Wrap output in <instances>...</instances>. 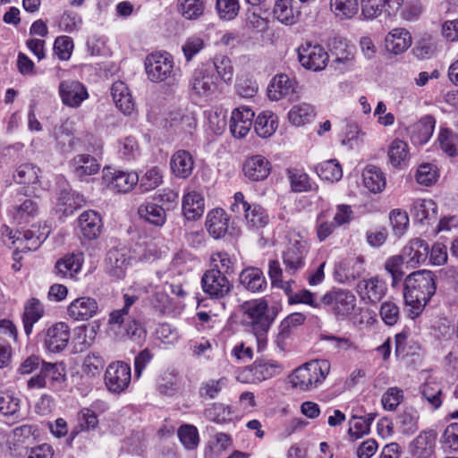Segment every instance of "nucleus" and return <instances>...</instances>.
I'll return each mask as SVG.
<instances>
[{"mask_svg": "<svg viewBox=\"0 0 458 458\" xmlns=\"http://www.w3.org/2000/svg\"><path fill=\"white\" fill-rule=\"evenodd\" d=\"M436 289V276L429 270H418L405 278L403 298L412 318L422 312Z\"/></svg>", "mask_w": 458, "mask_h": 458, "instance_id": "f257e3e1", "label": "nucleus"}, {"mask_svg": "<svg viewBox=\"0 0 458 458\" xmlns=\"http://www.w3.org/2000/svg\"><path fill=\"white\" fill-rule=\"evenodd\" d=\"M242 320L250 327L256 336L258 350L262 351L267 344V333L274 318L268 313V302L264 298L252 299L241 305Z\"/></svg>", "mask_w": 458, "mask_h": 458, "instance_id": "f03ea898", "label": "nucleus"}, {"mask_svg": "<svg viewBox=\"0 0 458 458\" xmlns=\"http://www.w3.org/2000/svg\"><path fill=\"white\" fill-rule=\"evenodd\" d=\"M329 372L327 360H312L297 368L290 376V382L294 388L309 391L321 385Z\"/></svg>", "mask_w": 458, "mask_h": 458, "instance_id": "7ed1b4c3", "label": "nucleus"}, {"mask_svg": "<svg viewBox=\"0 0 458 458\" xmlns=\"http://www.w3.org/2000/svg\"><path fill=\"white\" fill-rule=\"evenodd\" d=\"M145 72L151 82L174 81L180 77V68L174 65L173 56L166 52L152 53L144 61Z\"/></svg>", "mask_w": 458, "mask_h": 458, "instance_id": "20e7f679", "label": "nucleus"}, {"mask_svg": "<svg viewBox=\"0 0 458 458\" xmlns=\"http://www.w3.org/2000/svg\"><path fill=\"white\" fill-rule=\"evenodd\" d=\"M321 303L337 319L343 320L354 313L357 299L355 294L348 289L333 288L322 296Z\"/></svg>", "mask_w": 458, "mask_h": 458, "instance_id": "39448f33", "label": "nucleus"}, {"mask_svg": "<svg viewBox=\"0 0 458 458\" xmlns=\"http://www.w3.org/2000/svg\"><path fill=\"white\" fill-rule=\"evenodd\" d=\"M49 234V229L47 226L33 225L31 228L23 232H13L5 226L3 230V235L11 241L17 251L25 252L36 250Z\"/></svg>", "mask_w": 458, "mask_h": 458, "instance_id": "423d86ee", "label": "nucleus"}, {"mask_svg": "<svg viewBox=\"0 0 458 458\" xmlns=\"http://www.w3.org/2000/svg\"><path fill=\"white\" fill-rule=\"evenodd\" d=\"M105 385L113 394H121L130 386L131 369L129 364L123 361L110 363L105 372Z\"/></svg>", "mask_w": 458, "mask_h": 458, "instance_id": "0eeeda50", "label": "nucleus"}, {"mask_svg": "<svg viewBox=\"0 0 458 458\" xmlns=\"http://www.w3.org/2000/svg\"><path fill=\"white\" fill-rule=\"evenodd\" d=\"M298 59L305 69L318 72L327 67L329 55L322 46L306 42L298 47Z\"/></svg>", "mask_w": 458, "mask_h": 458, "instance_id": "6e6552de", "label": "nucleus"}, {"mask_svg": "<svg viewBox=\"0 0 458 458\" xmlns=\"http://www.w3.org/2000/svg\"><path fill=\"white\" fill-rule=\"evenodd\" d=\"M43 344L47 351L58 353L64 351L70 341L71 330L65 322H55L43 332Z\"/></svg>", "mask_w": 458, "mask_h": 458, "instance_id": "1a4fd4ad", "label": "nucleus"}, {"mask_svg": "<svg viewBox=\"0 0 458 458\" xmlns=\"http://www.w3.org/2000/svg\"><path fill=\"white\" fill-rule=\"evenodd\" d=\"M201 284L204 293L213 299L227 296L233 287L227 276L216 268H210L204 273Z\"/></svg>", "mask_w": 458, "mask_h": 458, "instance_id": "9d476101", "label": "nucleus"}, {"mask_svg": "<svg viewBox=\"0 0 458 458\" xmlns=\"http://www.w3.org/2000/svg\"><path fill=\"white\" fill-rule=\"evenodd\" d=\"M103 180L107 187L117 193H128L139 182V174L134 171L103 170Z\"/></svg>", "mask_w": 458, "mask_h": 458, "instance_id": "9b49d317", "label": "nucleus"}, {"mask_svg": "<svg viewBox=\"0 0 458 458\" xmlns=\"http://www.w3.org/2000/svg\"><path fill=\"white\" fill-rule=\"evenodd\" d=\"M356 292L365 304H375L386 294L387 286L383 279L376 276L360 280L356 285Z\"/></svg>", "mask_w": 458, "mask_h": 458, "instance_id": "f8f14e48", "label": "nucleus"}, {"mask_svg": "<svg viewBox=\"0 0 458 458\" xmlns=\"http://www.w3.org/2000/svg\"><path fill=\"white\" fill-rule=\"evenodd\" d=\"M58 91L63 104L72 108L81 106L89 98L87 88L76 80L62 81Z\"/></svg>", "mask_w": 458, "mask_h": 458, "instance_id": "ddd939ff", "label": "nucleus"}, {"mask_svg": "<svg viewBox=\"0 0 458 458\" xmlns=\"http://www.w3.org/2000/svg\"><path fill=\"white\" fill-rule=\"evenodd\" d=\"M190 88L193 94L199 98H212L217 91V84L214 76L206 69L198 68L192 72Z\"/></svg>", "mask_w": 458, "mask_h": 458, "instance_id": "4468645a", "label": "nucleus"}, {"mask_svg": "<svg viewBox=\"0 0 458 458\" xmlns=\"http://www.w3.org/2000/svg\"><path fill=\"white\" fill-rule=\"evenodd\" d=\"M284 366L275 360H259L252 363L245 371L251 383H259L280 375Z\"/></svg>", "mask_w": 458, "mask_h": 458, "instance_id": "2eb2a0df", "label": "nucleus"}, {"mask_svg": "<svg viewBox=\"0 0 458 458\" xmlns=\"http://www.w3.org/2000/svg\"><path fill=\"white\" fill-rule=\"evenodd\" d=\"M98 313L97 300L89 296L79 297L67 306L68 316L75 321H87Z\"/></svg>", "mask_w": 458, "mask_h": 458, "instance_id": "dca6fc26", "label": "nucleus"}, {"mask_svg": "<svg viewBox=\"0 0 458 458\" xmlns=\"http://www.w3.org/2000/svg\"><path fill=\"white\" fill-rule=\"evenodd\" d=\"M309 252L305 242L296 241L292 243L283 254L284 270L290 275H294L305 266V259Z\"/></svg>", "mask_w": 458, "mask_h": 458, "instance_id": "f3484780", "label": "nucleus"}, {"mask_svg": "<svg viewBox=\"0 0 458 458\" xmlns=\"http://www.w3.org/2000/svg\"><path fill=\"white\" fill-rule=\"evenodd\" d=\"M131 257L130 250L126 248H113L106 255L107 273L117 279L125 276L127 268L130 267Z\"/></svg>", "mask_w": 458, "mask_h": 458, "instance_id": "a211bd4d", "label": "nucleus"}, {"mask_svg": "<svg viewBox=\"0 0 458 458\" xmlns=\"http://www.w3.org/2000/svg\"><path fill=\"white\" fill-rule=\"evenodd\" d=\"M254 112L248 106L233 110L230 119V131L235 139L244 138L253 124Z\"/></svg>", "mask_w": 458, "mask_h": 458, "instance_id": "6ab92c4d", "label": "nucleus"}, {"mask_svg": "<svg viewBox=\"0 0 458 458\" xmlns=\"http://www.w3.org/2000/svg\"><path fill=\"white\" fill-rule=\"evenodd\" d=\"M270 162L262 155H255L245 159L242 165L244 176L251 182L265 180L271 172Z\"/></svg>", "mask_w": 458, "mask_h": 458, "instance_id": "aec40b11", "label": "nucleus"}, {"mask_svg": "<svg viewBox=\"0 0 458 458\" xmlns=\"http://www.w3.org/2000/svg\"><path fill=\"white\" fill-rule=\"evenodd\" d=\"M406 267L414 268L424 263L428 256V244L420 238L411 240L403 249Z\"/></svg>", "mask_w": 458, "mask_h": 458, "instance_id": "412c9836", "label": "nucleus"}, {"mask_svg": "<svg viewBox=\"0 0 458 458\" xmlns=\"http://www.w3.org/2000/svg\"><path fill=\"white\" fill-rule=\"evenodd\" d=\"M297 82L288 75L281 73L276 75L267 89V96L273 101H278L296 92Z\"/></svg>", "mask_w": 458, "mask_h": 458, "instance_id": "4be33fe9", "label": "nucleus"}, {"mask_svg": "<svg viewBox=\"0 0 458 458\" xmlns=\"http://www.w3.org/2000/svg\"><path fill=\"white\" fill-rule=\"evenodd\" d=\"M79 228L81 235L88 240H95L99 237L103 229V222L100 215L94 210H86L78 218Z\"/></svg>", "mask_w": 458, "mask_h": 458, "instance_id": "5701e85b", "label": "nucleus"}, {"mask_svg": "<svg viewBox=\"0 0 458 458\" xmlns=\"http://www.w3.org/2000/svg\"><path fill=\"white\" fill-rule=\"evenodd\" d=\"M83 262L81 252L68 253L56 261L55 273L62 278H74L81 272Z\"/></svg>", "mask_w": 458, "mask_h": 458, "instance_id": "b1692460", "label": "nucleus"}, {"mask_svg": "<svg viewBox=\"0 0 458 458\" xmlns=\"http://www.w3.org/2000/svg\"><path fill=\"white\" fill-rule=\"evenodd\" d=\"M70 167L75 177L84 180L88 176L98 174L100 170V164L89 154H79L71 160Z\"/></svg>", "mask_w": 458, "mask_h": 458, "instance_id": "393cba45", "label": "nucleus"}, {"mask_svg": "<svg viewBox=\"0 0 458 458\" xmlns=\"http://www.w3.org/2000/svg\"><path fill=\"white\" fill-rule=\"evenodd\" d=\"M44 314V305L38 298L31 297L25 301L21 320L27 336L32 334L34 325L43 318Z\"/></svg>", "mask_w": 458, "mask_h": 458, "instance_id": "a878e982", "label": "nucleus"}, {"mask_svg": "<svg viewBox=\"0 0 458 458\" xmlns=\"http://www.w3.org/2000/svg\"><path fill=\"white\" fill-rule=\"evenodd\" d=\"M435 430L421 431L411 444V452L417 458H430L434 452L437 440Z\"/></svg>", "mask_w": 458, "mask_h": 458, "instance_id": "bb28decb", "label": "nucleus"}, {"mask_svg": "<svg viewBox=\"0 0 458 458\" xmlns=\"http://www.w3.org/2000/svg\"><path fill=\"white\" fill-rule=\"evenodd\" d=\"M239 281L244 289L253 293L264 292L267 285L262 270L255 267L244 268L239 275Z\"/></svg>", "mask_w": 458, "mask_h": 458, "instance_id": "cd10ccee", "label": "nucleus"}, {"mask_svg": "<svg viewBox=\"0 0 458 458\" xmlns=\"http://www.w3.org/2000/svg\"><path fill=\"white\" fill-rule=\"evenodd\" d=\"M387 157L394 168L402 170L407 167L411 159L408 143L399 139L393 140L387 148Z\"/></svg>", "mask_w": 458, "mask_h": 458, "instance_id": "c85d7f7f", "label": "nucleus"}, {"mask_svg": "<svg viewBox=\"0 0 458 458\" xmlns=\"http://www.w3.org/2000/svg\"><path fill=\"white\" fill-rule=\"evenodd\" d=\"M229 216L222 208H215L208 213L206 227L208 233L215 239L224 237L229 228Z\"/></svg>", "mask_w": 458, "mask_h": 458, "instance_id": "c756f323", "label": "nucleus"}, {"mask_svg": "<svg viewBox=\"0 0 458 458\" xmlns=\"http://www.w3.org/2000/svg\"><path fill=\"white\" fill-rule=\"evenodd\" d=\"M38 201L29 198L20 199L11 210L12 217L18 225L30 223L38 216Z\"/></svg>", "mask_w": 458, "mask_h": 458, "instance_id": "7c9ffc66", "label": "nucleus"}, {"mask_svg": "<svg viewBox=\"0 0 458 458\" xmlns=\"http://www.w3.org/2000/svg\"><path fill=\"white\" fill-rule=\"evenodd\" d=\"M386 48L394 54H402L411 45V37L405 29L396 28L392 30L385 39Z\"/></svg>", "mask_w": 458, "mask_h": 458, "instance_id": "2f4dec72", "label": "nucleus"}, {"mask_svg": "<svg viewBox=\"0 0 458 458\" xmlns=\"http://www.w3.org/2000/svg\"><path fill=\"white\" fill-rule=\"evenodd\" d=\"M173 174L178 178H188L194 168V161L189 151L180 149L174 153L170 160Z\"/></svg>", "mask_w": 458, "mask_h": 458, "instance_id": "473e14b6", "label": "nucleus"}, {"mask_svg": "<svg viewBox=\"0 0 458 458\" xmlns=\"http://www.w3.org/2000/svg\"><path fill=\"white\" fill-rule=\"evenodd\" d=\"M138 215L145 222L161 227L166 221L165 208L157 203L145 201L138 208Z\"/></svg>", "mask_w": 458, "mask_h": 458, "instance_id": "72a5a7b5", "label": "nucleus"}, {"mask_svg": "<svg viewBox=\"0 0 458 458\" xmlns=\"http://www.w3.org/2000/svg\"><path fill=\"white\" fill-rule=\"evenodd\" d=\"M111 94L116 107L124 114H131L134 109V102L129 89L123 81H115L111 88Z\"/></svg>", "mask_w": 458, "mask_h": 458, "instance_id": "f704fd0d", "label": "nucleus"}, {"mask_svg": "<svg viewBox=\"0 0 458 458\" xmlns=\"http://www.w3.org/2000/svg\"><path fill=\"white\" fill-rule=\"evenodd\" d=\"M274 17L284 25L297 22L301 12L294 7L293 0H277L273 8Z\"/></svg>", "mask_w": 458, "mask_h": 458, "instance_id": "c9c22d12", "label": "nucleus"}, {"mask_svg": "<svg viewBox=\"0 0 458 458\" xmlns=\"http://www.w3.org/2000/svg\"><path fill=\"white\" fill-rule=\"evenodd\" d=\"M182 213L188 220L200 217L204 212V199L197 191L186 193L182 198Z\"/></svg>", "mask_w": 458, "mask_h": 458, "instance_id": "e433bc0d", "label": "nucleus"}, {"mask_svg": "<svg viewBox=\"0 0 458 458\" xmlns=\"http://www.w3.org/2000/svg\"><path fill=\"white\" fill-rule=\"evenodd\" d=\"M364 186L373 193L381 192L386 184L385 174L373 165H367L362 172Z\"/></svg>", "mask_w": 458, "mask_h": 458, "instance_id": "4c0bfd02", "label": "nucleus"}, {"mask_svg": "<svg viewBox=\"0 0 458 458\" xmlns=\"http://www.w3.org/2000/svg\"><path fill=\"white\" fill-rule=\"evenodd\" d=\"M316 115L313 106L308 103H300L294 105L288 112L287 118L289 123L295 126L301 127L310 123Z\"/></svg>", "mask_w": 458, "mask_h": 458, "instance_id": "58836bf2", "label": "nucleus"}, {"mask_svg": "<svg viewBox=\"0 0 458 458\" xmlns=\"http://www.w3.org/2000/svg\"><path fill=\"white\" fill-rule=\"evenodd\" d=\"M436 119L430 114L424 115L413 126L411 138L417 144H426L432 137Z\"/></svg>", "mask_w": 458, "mask_h": 458, "instance_id": "ea45409f", "label": "nucleus"}, {"mask_svg": "<svg viewBox=\"0 0 458 458\" xmlns=\"http://www.w3.org/2000/svg\"><path fill=\"white\" fill-rule=\"evenodd\" d=\"M329 9L340 21L352 19L359 12L358 0H329Z\"/></svg>", "mask_w": 458, "mask_h": 458, "instance_id": "a19ab883", "label": "nucleus"}, {"mask_svg": "<svg viewBox=\"0 0 458 458\" xmlns=\"http://www.w3.org/2000/svg\"><path fill=\"white\" fill-rule=\"evenodd\" d=\"M278 127V118L271 111H263L260 113L254 123V129L257 134L261 138L272 136Z\"/></svg>", "mask_w": 458, "mask_h": 458, "instance_id": "79ce46f5", "label": "nucleus"}, {"mask_svg": "<svg viewBox=\"0 0 458 458\" xmlns=\"http://www.w3.org/2000/svg\"><path fill=\"white\" fill-rule=\"evenodd\" d=\"M243 212L246 224L250 229H261L269 222V216L267 211L259 204L246 206Z\"/></svg>", "mask_w": 458, "mask_h": 458, "instance_id": "37998d69", "label": "nucleus"}, {"mask_svg": "<svg viewBox=\"0 0 458 458\" xmlns=\"http://www.w3.org/2000/svg\"><path fill=\"white\" fill-rule=\"evenodd\" d=\"M436 212L437 204L430 199H418L412 204L411 215L421 224L435 218Z\"/></svg>", "mask_w": 458, "mask_h": 458, "instance_id": "c03bdc74", "label": "nucleus"}, {"mask_svg": "<svg viewBox=\"0 0 458 458\" xmlns=\"http://www.w3.org/2000/svg\"><path fill=\"white\" fill-rule=\"evenodd\" d=\"M176 9L185 20L194 21L204 14L205 3L203 0H177Z\"/></svg>", "mask_w": 458, "mask_h": 458, "instance_id": "a18cd8bd", "label": "nucleus"}, {"mask_svg": "<svg viewBox=\"0 0 458 458\" xmlns=\"http://www.w3.org/2000/svg\"><path fill=\"white\" fill-rule=\"evenodd\" d=\"M163 183V173L158 166H152L139 175V190L142 193L149 192Z\"/></svg>", "mask_w": 458, "mask_h": 458, "instance_id": "49530a36", "label": "nucleus"}, {"mask_svg": "<svg viewBox=\"0 0 458 458\" xmlns=\"http://www.w3.org/2000/svg\"><path fill=\"white\" fill-rule=\"evenodd\" d=\"M206 38L203 34H193L187 37L182 46V51L187 63L193 60L206 47Z\"/></svg>", "mask_w": 458, "mask_h": 458, "instance_id": "de8ad7c7", "label": "nucleus"}, {"mask_svg": "<svg viewBox=\"0 0 458 458\" xmlns=\"http://www.w3.org/2000/svg\"><path fill=\"white\" fill-rule=\"evenodd\" d=\"M437 140L440 148L448 157H455L458 155V134L448 128H440Z\"/></svg>", "mask_w": 458, "mask_h": 458, "instance_id": "09e8293b", "label": "nucleus"}, {"mask_svg": "<svg viewBox=\"0 0 458 458\" xmlns=\"http://www.w3.org/2000/svg\"><path fill=\"white\" fill-rule=\"evenodd\" d=\"M286 175L293 191L305 192L312 189L309 175L302 170L288 168L286 170Z\"/></svg>", "mask_w": 458, "mask_h": 458, "instance_id": "8fccbe9b", "label": "nucleus"}, {"mask_svg": "<svg viewBox=\"0 0 458 458\" xmlns=\"http://www.w3.org/2000/svg\"><path fill=\"white\" fill-rule=\"evenodd\" d=\"M316 171L321 179L329 182H337L343 176L342 167L340 164L335 159H330L320 163L317 165Z\"/></svg>", "mask_w": 458, "mask_h": 458, "instance_id": "3c124183", "label": "nucleus"}, {"mask_svg": "<svg viewBox=\"0 0 458 458\" xmlns=\"http://www.w3.org/2000/svg\"><path fill=\"white\" fill-rule=\"evenodd\" d=\"M38 172L33 164L25 163L17 167L13 179L20 184H34L38 182Z\"/></svg>", "mask_w": 458, "mask_h": 458, "instance_id": "603ef678", "label": "nucleus"}, {"mask_svg": "<svg viewBox=\"0 0 458 458\" xmlns=\"http://www.w3.org/2000/svg\"><path fill=\"white\" fill-rule=\"evenodd\" d=\"M55 139L64 152L73 150L78 143V139L73 136L71 124L67 122L59 127Z\"/></svg>", "mask_w": 458, "mask_h": 458, "instance_id": "864d4df0", "label": "nucleus"}, {"mask_svg": "<svg viewBox=\"0 0 458 458\" xmlns=\"http://www.w3.org/2000/svg\"><path fill=\"white\" fill-rule=\"evenodd\" d=\"M40 372L46 381L48 379L52 385L61 384L65 380V368L62 363L42 361Z\"/></svg>", "mask_w": 458, "mask_h": 458, "instance_id": "5fc2aeb1", "label": "nucleus"}, {"mask_svg": "<svg viewBox=\"0 0 458 458\" xmlns=\"http://www.w3.org/2000/svg\"><path fill=\"white\" fill-rule=\"evenodd\" d=\"M178 437L182 445L188 450H194L199 443L198 429L190 424L182 425L177 430Z\"/></svg>", "mask_w": 458, "mask_h": 458, "instance_id": "6e6d98bb", "label": "nucleus"}, {"mask_svg": "<svg viewBox=\"0 0 458 458\" xmlns=\"http://www.w3.org/2000/svg\"><path fill=\"white\" fill-rule=\"evenodd\" d=\"M216 10L221 20L233 21L239 13L240 2L239 0H216Z\"/></svg>", "mask_w": 458, "mask_h": 458, "instance_id": "4d7b16f0", "label": "nucleus"}, {"mask_svg": "<svg viewBox=\"0 0 458 458\" xmlns=\"http://www.w3.org/2000/svg\"><path fill=\"white\" fill-rule=\"evenodd\" d=\"M208 126L216 135L222 134L227 124L226 111L222 108H215L208 113Z\"/></svg>", "mask_w": 458, "mask_h": 458, "instance_id": "13d9d810", "label": "nucleus"}, {"mask_svg": "<svg viewBox=\"0 0 458 458\" xmlns=\"http://www.w3.org/2000/svg\"><path fill=\"white\" fill-rule=\"evenodd\" d=\"M217 75L225 83H231L233 78V67L230 58L225 55H216L213 60Z\"/></svg>", "mask_w": 458, "mask_h": 458, "instance_id": "bf43d9fd", "label": "nucleus"}, {"mask_svg": "<svg viewBox=\"0 0 458 458\" xmlns=\"http://www.w3.org/2000/svg\"><path fill=\"white\" fill-rule=\"evenodd\" d=\"M438 177L439 174L437 167L428 163L420 165L415 174L417 182L425 186L434 184L437 181Z\"/></svg>", "mask_w": 458, "mask_h": 458, "instance_id": "052dcab7", "label": "nucleus"}, {"mask_svg": "<svg viewBox=\"0 0 458 458\" xmlns=\"http://www.w3.org/2000/svg\"><path fill=\"white\" fill-rule=\"evenodd\" d=\"M405 264V259L403 254L389 258L385 263L386 270L391 275L393 285L400 282L403 276V266Z\"/></svg>", "mask_w": 458, "mask_h": 458, "instance_id": "680f3d73", "label": "nucleus"}, {"mask_svg": "<svg viewBox=\"0 0 458 458\" xmlns=\"http://www.w3.org/2000/svg\"><path fill=\"white\" fill-rule=\"evenodd\" d=\"M104 365L105 360L98 353L90 352L84 358L82 369L87 375L95 377L100 374Z\"/></svg>", "mask_w": 458, "mask_h": 458, "instance_id": "e2e57ef3", "label": "nucleus"}, {"mask_svg": "<svg viewBox=\"0 0 458 458\" xmlns=\"http://www.w3.org/2000/svg\"><path fill=\"white\" fill-rule=\"evenodd\" d=\"M403 400V392L401 388L394 386L386 390L382 395L381 403L385 410L394 411Z\"/></svg>", "mask_w": 458, "mask_h": 458, "instance_id": "0e129e2a", "label": "nucleus"}, {"mask_svg": "<svg viewBox=\"0 0 458 458\" xmlns=\"http://www.w3.org/2000/svg\"><path fill=\"white\" fill-rule=\"evenodd\" d=\"M211 268L219 269L226 276L233 273V262L226 252H216L210 257Z\"/></svg>", "mask_w": 458, "mask_h": 458, "instance_id": "69168bd1", "label": "nucleus"}, {"mask_svg": "<svg viewBox=\"0 0 458 458\" xmlns=\"http://www.w3.org/2000/svg\"><path fill=\"white\" fill-rule=\"evenodd\" d=\"M379 314L385 324L394 326L399 319L400 310L393 301H386L381 304Z\"/></svg>", "mask_w": 458, "mask_h": 458, "instance_id": "338daca9", "label": "nucleus"}, {"mask_svg": "<svg viewBox=\"0 0 458 458\" xmlns=\"http://www.w3.org/2000/svg\"><path fill=\"white\" fill-rule=\"evenodd\" d=\"M73 49V41L68 36L57 37L54 43V52L60 60L70 59Z\"/></svg>", "mask_w": 458, "mask_h": 458, "instance_id": "774afa93", "label": "nucleus"}]
</instances>
